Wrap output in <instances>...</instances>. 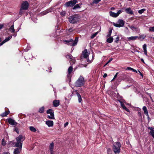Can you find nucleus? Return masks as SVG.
<instances>
[{
    "instance_id": "obj_1",
    "label": "nucleus",
    "mask_w": 154,
    "mask_h": 154,
    "mask_svg": "<svg viewBox=\"0 0 154 154\" xmlns=\"http://www.w3.org/2000/svg\"><path fill=\"white\" fill-rule=\"evenodd\" d=\"M25 137L24 136L20 135L16 138V142L15 144V146L17 147H22L23 141L25 140Z\"/></svg>"
},
{
    "instance_id": "obj_2",
    "label": "nucleus",
    "mask_w": 154,
    "mask_h": 154,
    "mask_svg": "<svg viewBox=\"0 0 154 154\" xmlns=\"http://www.w3.org/2000/svg\"><path fill=\"white\" fill-rule=\"evenodd\" d=\"M78 39L79 38L76 37L74 41H73V39L70 38L67 40H64L63 42L65 44H67L68 45L74 46L77 44L78 42Z\"/></svg>"
},
{
    "instance_id": "obj_3",
    "label": "nucleus",
    "mask_w": 154,
    "mask_h": 154,
    "mask_svg": "<svg viewBox=\"0 0 154 154\" xmlns=\"http://www.w3.org/2000/svg\"><path fill=\"white\" fill-rule=\"evenodd\" d=\"M121 144L119 142H115L112 146V148L115 154H119L120 152Z\"/></svg>"
},
{
    "instance_id": "obj_4",
    "label": "nucleus",
    "mask_w": 154,
    "mask_h": 154,
    "mask_svg": "<svg viewBox=\"0 0 154 154\" xmlns=\"http://www.w3.org/2000/svg\"><path fill=\"white\" fill-rule=\"evenodd\" d=\"M84 78L80 76L75 83V85L76 87H81L84 84Z\"/></svg>"
},
{
    "instance_id": "obj_5",
    "label": "nucleus",
    "mask_w": 154,
    "mask_h": 154,
    "mask_svg": "<svg viewBox=\"0 0 154 154\" xmlns=\"http://www.w3.org/2000/svg\"><path fill=\"white\" fill-rule=\"evenodd\" d=\"M77 0H71L67 2L65 4V6L66 7H73L75 4L77 3Z\"/></svg>"
},
{
    "instance_id": "obj_6",
    "label": "nucleus",
    "mask_w": 154,
    "mask_h": 154,
    "mask_svg": "<svg viewBox=\"0 0 154 154\" xmlns=\"http://www.w3.org/2000/svg\"><path fill=\"white\" fill-rule=\"evenodd\" d=\"M124 21L122 19H119L118 21V23H113V25L117 27H123L124 25Z\"/></svg>"
},
{
    "instance_id": "obj_7",
    "label": "nucleus",
    "mask_w": 154,
    "mask_h": 154,
    "mask_svg": "<svg viewBox=\"0 0 154 154\" xmlns=\"http://www.w3.org/2000/svg\"><path fill=\"white\" fill-rule=\"evenodd\" d=\"M68 19L69 21L72 23H76L79 20L78 18L74 16H70Z\"/></svg>"
},
{
    "instance_id": "obj_8",
    "label": "nucleus",
    "mask_w": 154,
    "mask_h": 154,
    "mask_svg": "<svg viewBox=\"0 0 154 154\" xmlns=\"http://www.w3.org/2000/svg\"><path fill=\"white\" fill-rule=\"evenodd\" d=\"M66 58L69 60V61L71 64H73L75 61V60L73 58L71 54H68L66 56Z\"/></svg>"
},
{
    "instance_id": "obj_9",
    "label": "nucleus",
    "mask_w": 154,
    "mask_h": 154,
    "mask_svg": "<svg viewBox=\"0 0 154 154\" xmlns=\"http://www.w3.org/2000/svg\"><path fill=\"white\" fill-rule=\"evenodd\" d=\"M82 54L84 58L87 59V61H90L88 58V54L87 49H85L82 52Z\"/></svg>"
},
{
    "instance_id": "obj_10",
    "label": "nucleus",
    "mask_w": 154,
    "mask_h": 154,
    "mask_svg": "<svg viewBox=\"0 0 154 154\" xmlns=\"http://www.w3.org/2000/svg\"><path fill=\"white\" fill-rule=\"evenodd\" d=\"M28 6L29 4L28 2L27 1H25L22 4L21 8L24 10H26L28 9Z\"/></svg>"
},
{
    "instance_id": "obj_11",
    "label": "nucleus",
    "mask_w": 154,
    "mask_h": 154,
    "mask_svg": "<svg viewBox=\"0 0 154 154\" xmlns=\"http://www.w3.org/2000/svg\"><path fill=\"white\" fill-rule=\"evenodd\" d=\"M7 120L9 124L11 125H14L17 124V123L14 120L11 118L8 119Z\"/></svg>"
},
{
    "instance_id": "obj_12",
    "label": "nucleus",
    "mask_w": 154,
    "mask_h": 154,
    "mask_svg": "<svg viewBox=\"0 0 154 154\" xmlns=\"http://www.w3.org/2000/svg\"><path fill=\"white\" fill-rule=\"evenodd\" d=\"M125 11L128 14L134 15V12L133 11L131 10V9L130 8H126L125 10Z\"/></svg>"
},
{
    "instance_id": "obj_13",
    "label": "nucleus",
    "mask_w": 154,
    "mask_h": 154,
    "mask_svg": "<svg viewBox=\"0 0 154 154\" xmlns=\"http://www.w3.org/2000/svg\"><path fill=\"white\" fill-rule=\"evenodd\" d=\"M22 148L18 147L14 149V154H20L22 150Z\"/></svg>"
},
{
    "instance_id": "obj_14",
    "label": "nucleus",
    "mask_w": 154,
    "mask_h": 154,
    "mask_svg": "<svg viewBox=\"0 0 154 154\" xmlns=\"http://www.w3.org/2000/svg\"><path fill=\"white\" fill-rule=\"evenodd\" d=\"M12 37V35H10L5 39L1 43H0V46L2 45L4 43L9 40Z\"/></svg>"
},
{
    "instance_id": "obj_15",
    "label": "nucleus",
    "mask_w": 154,
    "mask_h": 154,
    "mask_svg": "<svg viewBox=\"0 0 154 154\" xmlns=\"http://www.w3.org/2000/svg\"><path fill=\"white\" fill-rule=\"evenodd\" d=\"M73 70V68L72 66H71L69 67L68 69V74L67 75V76L69 79H70L71 77L70 76V74L71 73Z\"/></svg>"
},
{
    "instance_id": "obj_16",
    "label": "nucleus",
    "mask_w": 154,
    "mask_h": 154,
    "mask_svg": "<svg viewBox=\"0 0 154 154\" xmlns=\"http://www.w3.org/2000/svg\"><path fill=\"white\" fill-rule=\"evenodd\" d=\"M143 110L144 111L145 114L147 116L148 118H149V116L148 112L146 107V106H143Z\"/></svg>"
},
{
    "instance_id": "obj_17",
    "label": "nucleus",
    "mask_w": 154,
    "mask_h": 154,
    "mask_svg": "<svg viewBox=\"0 0 154 154\" xmlns=\"http://www.w3.org/2000/svg\"><path fill=\"white\" fill-rule=\"evenodd\" d=\"M148 129L151 130L149 132V134L151 135L154 138V128L152 127H149L148 128Z\"/></svg>"
},
{
    "instance_id": "obj_18",
    "label": "nucleus",
    "mask_w": 154,
    "mask_h": 154,
    "mask_svg": "<svg viewBox=\"0 0 154 154\" xmlns=\"http://www.w3.org/2000/svg\"><path fill=\"white\" fill-rule=\"evenodd\" d=\"M53 106L54 107H57L60 105V101L59 100H54L53 101Z\"/></svg>"
},
{
    "instance_id": "obj_19",
    "label": "nucleus",
    "mask_w": 154,
    "mask_h": 154,
    "mask_svg": "<svg viewBox=\"0 0 154 154\" xmlns=\"http://www.w3.org/2000/svg\"><path fill=\"white\" fill-rule=\"evenodd\" d=\"M46 124L49 127H51L53 125L54 122L52 121L48 120L46 122Z\"/></svg>"
},
{
    "instance_id": "obj_20",
    "label": "nucleus",
    "mask_w": 154,
    "mask_h": 154,
    "mask_svg": "<svg viewBox=\"0 0 154 154\" xmlns=\"http://www.w3.org/2000/svg\"><path fill=\"white\" fill-rule=\"evenodd\" d=\"M82 5V4L81 3L77 4L75 5L72 8V10H75L77 9L80 8H81Z\"/></svg>"
},
{
    "instance_id": "obj_21",
    "label": "nucleus",
    "mask_w": 154,
    "mask_h": 154,
    "mask_svg": "<svg viewBox=\"0 0 154 154\" xmlns=\"http://www.w3.org/2000/svg\"><path fill=\"white\" fill-rule=\"evenodd\" d=\"M109 13L110 16L112 17H116L118 16L117 13H115L112 11H110Z\"/></svg>"
},
{
    "instance_id": "obj_22",
    "label": "nucleus",
    "mask_w": 154,
    "mask_h": 154,
    "mask_svg": "<svg viewBox=\"0 0 154 154\" xmlns=\"http://www.w3.org/2000/svg\"><path fill=\"white\" fill-rule=\"evenodd\" d=\"M128 26L133 31H137L139 30V29H138L137 27H135L133 26H130V25H128Z\"/></svg>"
},
{
    "instance_id": "obj_23",
    "label": "nucleus",
    "mask_w": 154,
    "mask_h": 154,
    "mask_svg": "<svg viewBox=\"0 0 154 154\" xmlns=\"http://www.w3.org/2000/svg\"><path fill=\"white\" fill-rule=\"evenodd\" d=\"M47 118L50 119H54V112H51L50 115H48Z\"/></svg>"
},
{
    "instance_id": "obj_24",
    "label": "nucleus",
    "mask_w": 154,
    "mask_h": 154,
    "mask_svg": "<svg viewBox=\"0 0 154 154\" xmlns=\"http://www.w3.org/2000/svg\"><path fill=\"white\" fill-rule=\"evenodd\" d=\"M119 102L121 103V106L127 112H129V110L125 106L124 103L121 101H119Z\"/></svg>"
},
{
    "instance_id": "obj_25",
    "label": "nucleus",
    "mask_w": 154,
    "mask_h": 154,
    "mask_svg": "<svg viewBox=\"0 0 154 154\" xmlns=\"http://www.w3.org/2000/svg\"><path fill=\"white\" fill-rule=\"evenodd\" d=\"M138 38V37L137 36H131L129 37L128 38V39L129 41H134Z\"/></svg>"
},
{
    "instance_id": "obj_26",
    "label": "nucleus",
    "mask_w": 154,
    "mask_h": 154,
    "mask_svg": "<svg viewBox=\"0 0 154 154\" xmlns=\"http://www.w3.org/2000/svg\"><path fill=\"white\" fill-rule=\"evenodd\" d=\"M76 94L78 97L79 103H81L82 101V99L81 95L78 92H76Z\"/></svg>"
},
{
    "instance_id": "obj_27",
    "label": "nucleus",
    "mask_w": 154,
    "mask_h": 154,
    "mask_svg": "<svg viewBox=\"0 0 154 154\" xmlns=\"http://www.w3.org/2000/svg\"><path fill=\"white\" fill-rule=\"evenodd\" d=\"M49 147L50 151H53L54 148V143L52 142L50 143L49 145Z\"/></svg>"
},
{
    "instance_id": "obj_28",
    "label": "nucleus",
    "mask_w": 154,
    "mask_h": 154,
    "mask_svg": "<svg viewBox=\"0 0 154 154\" xmlns=\"http://www.w3.org/2000/svg\"><path fill=\"white\" fill-rule=\"evenodd\" d=\"M113 40V38L112 37H109L106 40V41L109 43H111Z\"/></svg>"
},
{
    "instance_id": "obj_29",
    "label": "nucleus",
    "mask_w": 154,
    "mask_h": 154,
    "mask_svg": "<svg viewBox=\"0 0 154 154\" xmlns=\"http://www.w3.org/2000/svg\"><path fill=\"white\" fill-rule=\"evenodd\" d=\"M9 30L11 32L14 33L15 32V30L14 28V25H12L11 26L10 28L9 29Z\"/></svg>"
},
{
    "instance_id": "obj_30",
    "label": "nucleus",
    "mask_w": 154,
    "mask_h": 154,
    "mask_svg": "<svg viewBox=\"0 0 154 154\" xmlns=\"http://www.w3.org/2000/svg\"><path fill=\"white\" fill-rule=\"evenodd\" d=\"M101 1V0H93V2L91 3V5H92L94 4H97Z\"/></svg>"
},
{
    "instance_id": "obj_31",
    "label": "nucleus",
    "mask_w": 154,
    "mask_h": 154,
    "mask_svg": "<svg viewBox=\"0 0 154 154\" xmlns=\"http://www.w3.org/2000/svg\"><path fill=\"white\" fill-rule=\"evenodd\" d=\"M44 106H42L39 109L38 112L40 113H42L44 111Z\"/></svg>"
},
{
    "instance_id": "obj_32",
    "label": "nucleus",
    "mask_w": 154,
    "mask_h": 154,
    "mask_svg": "<svg viewBox=\"0 0 154 154\" xmlns=\"http://www.w3.org/2000/svg\"><path fill=\"white\" fill-rule=\"evenodd\" d=\"M9 112H5L2 113L1 116L2 117H4L8 115L9 114Z\"/></svg>"
},
{
    "instance_id": "obj_33",
    "label": "nucleus",
    "mask_w": 154,
    "mask_h": 154,
    "mask_svg": "<svg viewBox=\"0 0 154 154\" xmlns=\"http://www.w3.org/2000/svg\"><path fill=\"white\" fill-rule=\"evenodd\" d=\"M112 32V29L110 28L109 30V32L107 35V37H109L111 36V34Z\"/></svg>"
},
{
    "instance_id": "obj_34",
    "label": "nucleus",
    "mask_w": 154,
    "mask_h": 154,
    "mask_svg": "<svg viewBox=\"0 0 154 154\" xmlns=\"http://www.w3.org/2000/svg\"><path fill=\"white\" fill-rule=\"evenodd\" d=\"M29 129L31 131L33 132H35L36 131V129L35 128L32 126L30 127Z\"/></svg>"
},
{
    "instance_id": "obj_35",
    "label": "nucleus",
    "mask_w": 154,
    "mask_h": 154,
    "mask_svg": "<svg viewBox=\"0 0 154 154\" xmlns=\"http://www.w3.org/2000/svg\"><path fill=\"white\" fill-rule=\"evenodd\" d=\"M51 9H48L47 11H45L43 12H42V14H43V15H46L48 12H51Z\"/></svg>"
},
{
    "instance_id": "obj_36",
    "label": "nucleus",
    "mask_w": 154,
    "mask_h": 154,
    "mask_svg": "<svg viewBox=\"0 0 154 154\" xmlns=\"http://www.w3.org/2000/svg\"><path fill=\"white\" fill-rule=\"evenodd\" d=\"M146 11L145 9L143 8L141 10H139L138 11V12L139 13L141 14H142V13H143L144 12V11Z\"/></svg>"
},
{
    "instance_id": "obj_37",
    "label": "nucleus",
    "mask_w": 154,
    "mask_h": 154,
    "mask_svg": "<svg viewBox=\"0 0 154 154\" xmlns=\"http://www.w3.org/2000/svg\"><path fill=\"white\" fill-rule=\"evenodd\" d=\"M14 131H16L17 134L19 133L18 128L16 126H14Z\"/></svg>"
},
{
    "instance_id": "obj_38",
    "label": "nucleus",
    "mask_w": 154,
    "mask_h": 154,
    "mask_svg": "<svg viewBox=\"0 0 154 154\" xmlns=\"http://www.w3.org/2000/svg\"><path fill=\"white\" fill-rule=\"evenodd\" d=\"M51 112H54V111L51 109H49L47 111V114H50Z\"/></svg>"
},
{
    "instance_id": "obj_39",
    "label": "nucleus",
    "mask_w": 154,
    "mask_h": 154,
    "mask_svg": "<svg viewBox=\"0 0 154 154\" xmlns=\"http://www.w3.org/2000/svg\"><path fill=\"white\" fill-rule=\"evenodd\" d=\"M23 10H24L23 9H22V8H21L19 12V14L20 15H22L24 13V11Z\"/></svg>"
},
{
    "instance_id": "obj_40",
    "label": "nucleus",
    "mask_w": 154,
    "mask_h": 154,
    "mask_svg": "<svg viewBox=\"0 0 154 154\" xmlns=\"http://www.w3.org/2000/svg\"><path fill=\"white\" fill-rule=\"evenodd\" d=\"M97 33H98V32H95V33H94V34L93 35H92L91 36V38H94L97 35Z\"/></svg>"
},
{
    "instance_id": "obj_41",
    "label": "nucleus",
    "mask_w": 154,
    "mask_h": 154,
    "mask_svg": "<svg viewBox=\"0 0 154 154\" xmlns=\"http://www.w3.org/2000/svg\"><path fill=\"white\" fill-rule=\"evenodd\" d=\"M112 152L111 149L110 148L107 149V153L108 154H111Z\"/></svg>"
},
{
    "instance_id": "obj_42",
    "label": "nucleus",
    "mask_w": 154,
    "mask_h": 154,
    "mask_svg": "<svg viewBox=\"0 0 154 154\" xmlns=\"http://www.w3.org/2000/svg\"><path fill=\"white\" fill-rule=\"evenodd\" d=\"M2 145L3 146H5L6 144V142L5 141L4 139H3L2 140Z\"/></svg>"
},
{
    "instance_id": "obj_43",
    "label": "nucleus",
    "mask_w": 154,
    "mask_h": 154,
    "mask_svg": "<svg viewBox=\"0 0 154 154\" xmlns=\"http://www.w3.org/2000/svg\"><path fill=\"white\" fill-rule=\"evenodd\" d=\"M149 30L151 32H154V26L150 27Z\"/></svg>"
},
{
    "instance_id": "obj_44",
    "label": "nucleus",
    "mask_w": 154,
    "mask_h": 154,
    "mask_svg": "<svg viewBox=\"0 0 154 154\" xmlns=\"http://www.w3.org/2000/svg\"><path fill=\"white\" fill-rule=\"evenodd\" d=\"M143 48L144 51L147 50H146V44H144L143 46Z\"/></svg>"
},
{
    "instance_id": "obj_45",
    "label": "nucleus",
    "mask_w": 154,
    "mask_h": 154,
    "mask_svg": "<svg viewBox=\"0 0 154 154\" xmlns=\"http://www.w3.org/2000/svg\"><path fill=\"white\" fill-rule=\"evenodd\" d=\"M119 36H117V37L116 38V40L115 41V42L116 43H118V42L119 40Z\"/></svg>"
},
{
    "instance_id": "obj_46",
    "label": "nucleus",
    "mask_w": 154,
    "mask_h": 154,
    "mask_svg": "<svg viewBox=\"0 0 154 154\" xmlns=\"http://www.w3.org/2000/svg\"><path fill=\"white\" fill-rule=\"evenodd\" d=\"M122 12V11L121 10H119L117 13L118 16Z\"/></svg>"
},
{
    "instance_id": "obj_47",
    "label": "nucleus",
    "mask_w": 154,
    "mask_h": 154,
    "mask_svg": "<svg viewBox=\"0 0 154 154\" xmlns=\"http://www.w3.org/2000/svg\"><path fill=\"white\" fill-rule=\"evenodd\" d=\"M68 30L69 32H71L73 31V29L72 28H70Z\"/></svg>"
},
{
    "instance_id": "obj_48",
    "label": "nucleus",
    "mask_w": 154,
    "mask_h": 154,
    "mask_svg": "<svg viewBox=\"0 0 154 154\" xmlns=\"http://www.w3.org/2000/svg\"><path fill=\"white\" fill-rule=\"evenodd\" d=\"M60 14L62 16H65L66 13L65 12H63L60 13Z\"/></svg>"
},
{
    "instance_id": "obj_49",
    "label": "nucleus",
    "mask_w": 154,
    "mask_h": 154,
    "mask_svg": "<svg viewBox=\"0 0 154 154\" xmlns=\"http://www.w3.org/2000/svg\"><path fill=\"white\" fill-rule=\"evenodd\" d=\"M68 125V122H66L64 124V126L65 127H66Z\"/></svg>"
},
{
    "instance_id": "obj_50",
    "label": "nucleus",
    "mask_w": 154,
    "mask_h": 154,
    "mask_svg": "<svg viewBox=\"0 0 154 154\" xmlns=\"http://www.w3.org/2000/svg\"><path fill=\"white\" fill-rule=\"evenodd\" d=\"M131 69H132V68H131V67H128L126 69L131 70Z\"/></svg>"
},
{
    "instance_id": "obj_51",
    "label": "nucleus",
    "mask_w": 154,
    "mask_h": 154,
    "mask_svg": "<svg viewBox=\"0 0 154 154\" xmlns=\"http://www.w3.org/2000/svg\"><path fill=\"white\" fill-rule=\"evenodd\" d=\"M107 74L106 73H105L104 75H103V78H105L107 76Z\"/></svg>"
},
{
    "instance_id": "obj_52",
    "label": "nucleus",
    "mask_w": 154,
    "mask_h": 154,
    "mask_svg": "<svg viewBox=\"0 0 154 154\" xmlns=\"http://www.w3.org/2000/svg\"><path fill=\"white\" fill-rule=\"evenodd\" d=\"M144 54L146 55L147 56V50H145L144 51Z\"/></svg>"
},
{
    "instance_id": "obj_53",
    "label": "nucleus",
    "mask_w": 154,
    "mask_h": 154,
    "mask_svg": "<svg viewBox=\"0 0 154 154\" xmlns=\"http://www.w3.org/2000/svg\"><path fill=\"white\" fill-rule=\"evenodd\" d=\"M3 26V24H0V29H1Z\"/></svg>"
},
{
    "instance_id": "obj_54",
    "label": "nucleus",
    "mask_w": 154,
    "mask_h": 154,
    "mask_svg": "<svg viewBox=\"0 0 154 154\" xmlns=\"http://www.w3.org/2000/svg\"><path fill=\"white\" fill-rule=\"evenodd\" d=\"M112 60V58H111L110 59V60L107 62V63H109V62H110Z\"/></svg>"
},
{
    "instance_id": "obj_55",
    "label": "nucleus",
    "mask_w": 154,
    "mask_h": 154,
    "mask_svg": "<svg viewBox=\"0 0 154 154\" xmlns=\"http://www.w3.org/2000/svg\"><path fill=\"white\" fill-rule=\"evenodd\" d=\"M50 154H54V151H50Z\"/></svg>"
},
{
    "instance_id": "obj_56",
    "label": "nucleus",
    "mask_w": 154,
    "mask_h": 154,
    "mask_svg": "<svg viewBox=\"0 0 154 154\" xmlns=\"http://www.w3.org/2000/svg\"><path fill=\"white\" fill-rule=\"evenodd\" d=\"M141 61L143 62V63H145V62H144V61L143 60V58H141Z\"/></svg>"
},
{
    "instance_id": "obj_57",
    "label": "nucleus",
    "mask_w": 154,
    "mask_h": 154,
    "mask_svg": "<svg viewBox=\"0 0 154 154\" xmlns=\"http://www.w3.org/2000/svg\"><path fill=\"white\" fill-rule=\"evenodd\" d=\"M132 71L133 72H135L136 73H137V71L136 70L134 69H133V70Z\"/></svg>"
},
{
    "instance_id": "obj_58",
    "label": "nucleus",
    "mask_w": 154,
    "mask_h": 154,
    "mask_svg": "<svg viewBox=\"0 0 154 154\" xmlns=\"http://www.w3.org/2000/svg\"><path fill=\"white\" fill-rule=\"evenodd\" d=\"M2 154H9V153L7 152H3Z\"/></svg>"
},
{
    "instance_id": "obj_59",
    "label": "nucleus",
    "mask_w": 154,
    "mask_h": 154,
    "mask_svg": "<svg viewBox=\"0 0 154 154\" xmlns=\"http://www.w3.org/2000/svg\"><path fill=\"white\" fill-rule=\"evenodd\" d=\"M14 33V34L13 35L15 37L17 36V33H16L15 32Z\"/></svg>"
},
{
    "instance_id": "obj_60",
    "label": "nucleus",
    "mask_w": 154,
    "mask_h": 154,
    "mask_svg": "<svg viewBox=\"0 0 154 154\" xmlns=\"http://www.w3.org/2000/svg\"><path fill=\"white\" fill-rule=\"evenodd\" d=\"M116 76H117L116 75H115L113 79H115L116 78Z\"/></svg>"
},
{
    "instance_id": "obj_61",
    "label": "nucleus",
    "mask_w": 154,
    "mask_h": 154,
    "mask_svg": "<svg viewBox=\"0 0 154 154\" xmlns=\"http://www.w3.org/2000/svg\"><path fill=\"white\" fill-rule=\"evenodd\" d=\"M108 63L107 62L104 65V66H105L106 65H107L108 64Z\"/></svg>"
},
{
    "instance_id": "obj_62",
    "label": "nucleus",
    "mask_w": 154,
    "mask_h": 154,
    "mask_svg": "<svg viewBox=\"0 0 154 154\" xmlns=\"http://www.w3.org/2000/svg\"><path fill=\"white\" fill-rule=\"evenodd\" d=\"M111 10H114L115 9V8H114V7H112L111 8Z\"/></svg>"
},
{
    "instance_id": "obj_63",
    "label": "nucleus",
    "mask_w": 154,
    "mask_h": 154,
    "mask_svg": "<svg viewBox=\"0 0 154 154\" xmlns=\"http://www.w3.org/2000/svg\"><path fill=\"white\" fill-rule=\"evenodd\" d=\"M139 72L140 73V75H141V76H143V75H142V73H141V72L140 71H139Z\"/></svg>"
},
{
    "instance_id": "obj_64",
    "label": "nucleus",
    "mask_w": 154,
    "mask_h": 154,
    "mask_svg": "<svg viewBox=\"0 0 154 154\" xmlns=\"http://www.w3.org/2000/svg\"><path fill=\"white\" fill-rule=\"evenodd\" d=\"M125 29H126L128 30V28L127 27H125Z\"/></svg>"
}]
</instances>
